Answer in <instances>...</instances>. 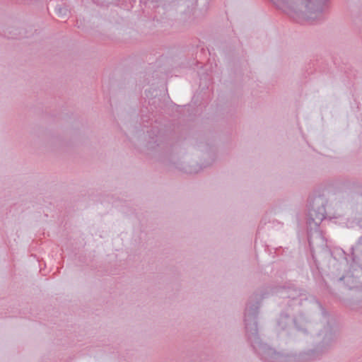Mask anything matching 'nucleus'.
I'll list each match as a JSON object with an SVG mask.
<instances>
[{"label": "nucleus", "instance_id": "obj_1", "mask_svg": "<svg viewBox=\"0 0 362 362\" xmlns=\"http://www.w3.org/2000/svg\"><path fill=\"white\" fill-rule=\"evenodd\" d=\"M302 4H306V0H299Z\"/></svg>", "mask_w": 362, "mask_h": 362}]
</instances>
